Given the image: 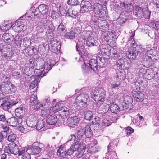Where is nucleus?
Here are the masks:
<instances>
[{
	"instance_id": "33",
	"label": "nucleus",
	"mask_w": 159,
	"mask_h": 159,
	"mask_svg": "<svg viewBox=\"0 0 159 159\" xmlns=\"http://www.w3.org/2000/svg\"><path fill=\"white\" fill-rule=\"evenodd\" d=\"M99 61L98 66L101 67H105L106 66L107 63V59L102 56L100 57H98L97 59Z\"/></svg>"
},
{
	"instance_id": "19",
	"label": "nucleus",
	"mask_w": 159,
	"mask_h": 159,
	"mask_svg": "<svg viewBox=\"0 0 159 159\" xmlns=\"http://www.w3.org/2000/svg\"><path fill=\"white\" fill-rule=\"evenodd\" d=\"M132 95L134 99L137 101L142 102L144 99V94L140 91H137L133 90L132 91Z\"/></svg>"
},
{
	"instance_id": "35",
	"label": "nucleus",
	"mask_w": 159,
	"mask_h": 159,
	"mask_svg": "<svg viewBox=\"0 0 159 159\" xmlns=\"http://www.w3.org/2000/svg\"><path fill=\"white\" fill-rule=\"evenodd\" d=\"M127 20V17L124 13H122L120 15L119 17L117 19V21L120 25L122 24L125 23Z\"/></svg>"
},
{
	"instance_id": "63",
	"label": "nucleus",
	"mask_w": 159,
	"mask_h": 159,
	"mask_svg": "<svg viewBox=\"0 0 159 159\" xmlns=\"http://www.w3.org/2000/svg\"><path fill=\"white\" fill-rule=\"evenodd\" d=\"M32 38L35 42L38 43L41 37L39 34H36L32 36Z\"/></svg>"
},
{
	"instance_id": "58",
	"label": "nucleus",
	"mask_w": 159,
	"mask_h": 159,
	"mask_svg": "<svg viewBox=\"0 0 159 159\" xmlns=\"http://www.w3.org/2000/svg\"><path fill=\"white\" fill-rule=\"evenodd\" d=\"M146 60L144 61L145 64L148 66H151L152 64V59L151 56H147L146 57Z\"/></svg>"
},
{
	"instance_id": "22",
	"label": "nucleus",
	"mask_w": 159,
	"mask_h": 159,
	"mask_svg": "<svg viewBox=\"0 0 159 159\" xmlns=\"http://www.w3.org/2000/svg\"><path fill=\"white\" fill-rule=\"evenodd\" d=\"M61 121V120L60 121L59 119L57 120V116L53 115H48L46 120L47 122L49 125H54L57 122H58V123L59 122L60 124H61V123H62Z\"/></svg>"
},
{
	"instance_id": "57",
	"label": "nucleus",
	"mask_w": 159,
	"mask_h": 159,
	"mask_svg": "<svg viewBox=\"0 0 159 159\" xmlns=\"http://www.w3.org/2000/svg\"><path fill=\"white\" fill-rule=\"evenodd\" d=\"M123 6L128 11H131L133 9V6L131 3L125 4L124 3L123 4Z\"/></svg>"
},
{
	"instance_id": "36",
	"label": "nucleus",
	"mask_w": 159,
	"mask_h": 159,
	"mask_svg": "<svg viewBox=\"0 0 159 159\" xmlns=\"http://www.w3.org/2000/svg\"><path fill=\"white\" fill-rule=\"evenodd\" d=\"M84 134L85 136L88 138L91 137L93 134V133L90 128V125H88L85 127Z\"/></svg>"
},
{
	"instance_id": "11",
	"label": "nucleus",
	"mask_w": 159,
	"mask_h": 159,
	"mask_svg": "<svg viewBox=\"0 0 159 159\" xmlns=\"http://www.w3.org/2000/svg\"><path fill=\"white\" fill-rule=\"evenodd\" d=\"M80 13H84L90 11L92 8L91 3L89 1L82 0L80 4Z\"/></svg>"
},
{
	"instance_id": "28",
	"label": "nucleus",
	"mask_w": 159,
	"mask_h": 159,
	"mask_svg": "<svg viewBox=\"0 0 159 159\" xmlns=\"http://www.w3.org/2000/svg\"><path fill=\"white\" fill-rule=\"evenodd\" d=\"M43 63L42 65L39 67V69L44 70H47V72L50 70L52 67L54 66V65L53 64H51L50 61H47L45 63L44 65Z\"/></svg>"
},
{
	"instance_id": "5",
	"label": "nucleus",
	"mask_w": 159,
	"mask_h": 159,
	"mask_svg": "<svg viewBox=\"0 0 159 159\" xmlns=\"http://www.w3.org/2000/svg\"><path fill=\"white\" fill-rule=\"evenodd\" d=\"M98 61L97 59L92 58L90 60L89 63L86 64L84 62L82 67L83 71L84 72H88L91 70L94 71H96L98 66L97 63Z\"/></svg>"
},
{
	"instance_id": "16",
	"label": "nucleus",
	"mask_w": 159,
	"mask_h": 159,
	"mask_svg": "<svg viewBox=\"0 0 159 159\" xmlns=\"http://www.w3.org/2000/svg\"><path fill=\"white\" fill-rule=\"evenodd\" d=\"M50 49L54 53H56L60 50L61 45L60 42L57 41H53L51 42Z\"/></svg>"
},
{
	"instance_id": "43",
	"label": "nucleus",
	"mask_w": 159,
	"mask_h": 159,
	"mask_svg": "<svg viewBox=\"0 0 159 159\" xmlns=\"http://www.w3.org/2000/svg\"><path fill=\"white\" fill-rule=\"evenodd\" d=\"M65 12L67 15L73 18H75L77 17V13L72 9H69L67 11H65Z\"/></svg>"
},
{
	"instance_id": "31",
	"label": "nucleus",
	"mask_w": 159,
	"mask_h": 159,
	"mask_svg": "<svg viewBox=\"0 0 159 159\" xmlns=\"http://www.w3.org/2000/svg\"><path fill=\"white\" fill-rule=\"evenodd\" d=\"M2 39L5 43H9L13 39V37L11 34L5 33L3 35Z\"/></svg>"
},
{
	"instance_id": "9",
	"label": "nucleus",
	"mask_w": 159,
	"mask_h": 159,
	"mask_svg": "<svg viewBox=\"0 0 159 159\" xmlns=\"http://www.w3.org/2000/svg\"><path fill=\"white\" fill-rule=\"evenodd\" d=\"M18 146L14 143H11L9 144L8 146H6L4 148V151L5 153L8 154H12L16 155L18 149Z\"/></svg>"
},
{
	"instance_id": "55",
	"label": "nucleus",
	"mask_w": 159,
	"mask_h": 159,
	"mask_svg": "<svg viewBox=\"0 0 159 159\" xmlns=\"http://www.w3.org/2000/svg\"><path fill=\"white\" fill-rule=\"evenodd\" d=\"M100 51L103 54H106L109 52L108 47L105 45H102L100 46Z\"/></svg>"
},
{
	"instance_id": "20",
	"label": "nucleus",
	"mask_w": 159,
	"mask_h": 159,
	"mask_svg": "<svg viewBox=\"0 0 159 159\" xmlns=\"http://www.w3.org/2000/svg\"><path fill=\"white\" fill-rule=\"evenodd\" d=\"M117 65L119 69L122 70L128 69L130 66V64L127 62H126L125 59L124 58L121 59L118 61Z\"/></svg>"
},
{
	"instance_id": "52",
	"label": "nucleus",
	"mask_w": 159,
	"mask_h": 159,
	"mask_svg": "<svg viewBox=\"0 0 159 159\" xmlns=\"http://www.w3.org/2000/svg\"><path fill=\"white\" fill-rule=\"evenodd\" d=\"M22 38L19 35H17L15 38L14 43L18 46H20L22 44Z\"/></svg>"
},
{
	"instance_id": "7",
	"label": "nucleus",
	"mask_w": 159,
	"mask_h": 159,
	"mask_svg": "<svg viewBox=\"0 0 159 159\" xmlns=\"http://www.w3.org/2000/svg\"><path fill=\"white\" fill-rule=\"evenodd\" d=\"M109 112L105 113L102 115L103 120L102 121V125L103 126H108L111 125L112 122H116L117 118L115 116L114 117L112 116L109 115Z\"/></svg>"
},
{
	"instance_id": "37",
	"label": "nucleus",
	"mask_w": 159,
	"mask_h": 159,
	"mask_svg": "<svg viewBox=\"0 0 159 159\" xmlns=\"http://www.w3.org/2000/svg\"><path fill=\"white\" fill-rule=\"evenodd\" d=\"M44 107L45 108L50 109L52 106V102L50 101V99L49 97H47L43 102Z\"/></svg>"
},
{
	"instance_id": "23",
	"label": "nucleus",
	"mask_w": 159,
	"mask_h": 159,
	"mask_svg": "<svg viewBox=\"0 0 159 159\" xmlns=\"http://www.w3.org/2000/svg\"><path fill=\"white\" fill-rule=\"evenodd\" d=\"M35 71L33 69L30 70L29 67H26L23 72V76L25 78H31L33 76Z\"/></svg>"
},
{
	"instance_id": "60",
	"label": "nucleus",
	"mask_w": 159,
	"mask_h": 159,
	"mask_svg": "<svg viewBox=\"0 0 159 159\" xmlns=\"http://www.w3.org/2000/svg\"><path fill=\"white\" fill-rule=\"evenodd\" d=\"M67 3L71 6H76L80 4V2L78 0H68Z\"/></svg>"
},
{
	"instance_id": "15",
	"label": "nucleus",
	"mask_w": 159,
	"mask_h": 159,
	"mask_svg": "<svg viewBox=\"0 0 159 159\" xmlns=\"http://www.w3.org/2000/svg\"><path fill=\"white\" fill-rule=\"evenodd\" d=\"M37 143H34L32 144L31 148L29 149L30 152L33 155H37L39 154L41 152V147H43V144H40L39 146H37Z\"/></svg>"
},
{
	"instance_id": "2",
	"label": "nucleus",
	"mask_w": 159,
	"mask_h": 159,
	"mask_svg": "<svg viewBox=\"0 0 159 159\" xmlns=\"http://www.w3.org/2000/svg\"><path fill=\"white\" fill-rule=\"evenodd\" d=\"M52 110L54 112L61 111L60 115L61 118L62 119L66 118L70 113V107H66L62 101L57 103L55 106L53 107Z\"/></svg>"
},
{
	"instance_id": "51",
	"label": "nucleus",
	"mask_w": 159,
	"mask_h": 159,
	"mask_svg": "<svg viewBox=\"0 0 159 159\" xmlns=\"http://www.w3.org/2000/svg\"><path fill=\"white\" fill-rule=\"evenodd\" d=\"M18 149L19 150H18L17 152L16 153V155H17L18 156L22 155L27 151V150H26V148L25 147H22L20 145H19L18 147Z\"/></svg>"
},
{
	"instance_id": "45",
	"label": "nucleus",
	"mask_w": 159,
	"mask_h": 159,
	"mask_svg": "<svg viewBox=\"0 0 159 159\" xmlns=\"http://www.w3.org/2000/svg\"><path fill=\"white\" fill-rule=\"evenodd\" d=\"M123 98V103L126 105H129L132 102V99L130 96L127 95Z\"/></svg>"
},
{
	"instance_id": "62",
	"label": "nucleus",
	"mask_w": 159,
	"mask_h": 159,
	"mask_svg": "<svg viewBox=\"0 0 159 159\" xmlns=\"http://www.w3.org/2000/svg\"><path fill=\"white\" fill-rule=\"evenodd\" d=\"M97 152L98 151L95 146L91 147L88 149L87 150V152L91 154L95 153Z\"/></svg>"
},
{
	"instance_id": "3",
	"label": "nucleus",
	"mask_w": 159,
	"mask_h": 159,
	"mask_svg": "<svg viewBox=\"0 0 159 159\" xmlns=\"http://www.w3.org/2000/svg\"><path fill=\"white\" fill-rule=\"evenodd\" d=\"M105 91L104 89L99 87L96 88L90 93L91 97L96 102L98 103H102L105 97Z\"/></svg>"
},
{
	"instance_id": "42",
	"label": "nucleus",
	"mask_w": 159,
	"mask_h": 159,
	"mask_svg": "<svg viewBox=\"0 0 159 159\" xmlns=\"http://www.w3.org/2000/svg\"><path fill=\"white\" fill-rule=\"evenodd\" d=\"M136 50L138 52V54H139V53L143 52L145 51H146L147 50V54H152L150 53L152 51V50L151 49H150L149 50L145 49V48H143L142 46L141 45H139L137 47V48L136 49Z\"/></svg>"
},
{
	"instance_id": "64",
	"label": "nucleus",
	"mask_w": 159,
	"mask_h": 159,
	"mask_svg": "<svg viewBox=\"0 0 159 159\" xmlns=\"http://www.w3.org/2000/svg\"><path fill=\"white\" fill-rule=\"evenodd\" d=\"M134 129L130 127H126L125 130V132L126 135H129L131 133L134 132Z\"/></svg>"
},
{
	"instance_id": "18",
	"label": "nucleus",
	"mask_w": 159,
	"mask_h": 159,
	"mask_svg": "<svg viewBox=\"0 0 159 159\" xmlns=\"http://www.w3.org/2000/svg\"><path fill=\"white\" fill-rule=\"evenodd\" d=\"M2 101H3V100ZM16 103V102H12L11 100L7 99L4 98L2 107L4 110L7 111L12 106L14 105Z\"/></svg>"
},
{
	"instance_id": "44",
	"label": "nucleus",
	"mask_w": 159,
	"mask_h": 159,
	"mask_svg": "<svg viewBox=\"0 0 159 159\" xmlns=\"http://www.w3.org/2000/svg\"><path fill=\"white\" fill-rule=\"evenodd\" d=\"M34 78L35 80L31 83L29 87L30 90L33 89L37 85L40 81V78H36L34 77Z\"/></svg>"
},
{
	"instance_id": "32",
	"label": "nucleus",
	"mask_w": 159,
	"mask_h": 159,
	"mask_svg": "<svg viewBox=\"0 0 159 159\" xmlns=\"http://www.w3.org/2000/svg\"><path fill=\"white\" fill-rule=\"evenodd\" d=\"M37 51L36 48L33 46H30L24 50V52L30 56L33 55V53H35Z\"/></svg>"
},
{
	"instance_id": "21",
	"label": "nucleus",
	"mask_w": 159,
	"mask_h": 159,
	"mask_svg": "<svg viewBox=\"0 0 159 159\" xmlns=\"http://www.w3.org/2000/svg\"><path fill=\"white\" fill-rule=\"evenodd\" d=\"M98 44V40L97 38L90 36L87 38L86 45L89 47L96 46Z\"/></svg>"
},
{
	"instance_id": "6",
	"label": "nucleus",
	"mask_w": 159,
	"mask_h": 159,
	"mask_svg": "<svg viewBox=\"0 0 159 159\" xmlns=\"http://www.w3.org/2000/svg\"><path fill=\"white\" fill-rule=\"evenodd\" d=\"M50 11L47 5L42 4L39 5L34 11V14L37 17H40L44 15H46V19L50 15Z\"/></svg>"
},
{
	"instance_id": "56",
	"label": "nucleus",
	"mask_w": 159,
	"mask_h": 159,
	"mask_svg": "<svg viewBox=\"0 0 159 159\" xmlns=\"http://www.w3.org/2000/svg\"><path fill=\"white\" fill-rule=\"evenodd\" d=\"M50 109L45 108L43 107V108L41 109V113L43 117L48 116V115H50L49 113H50Z\"/></svg>"
},
{
	"instance_id": "54",
	"label": "nucleus",
	"mask_w": 159,
	"mask_h": 159,
	"mask_svg": "<svg viewBox=\"0 0 159 159\" xmlns=\"http://www.w3.org/2000/svg\"><path fill=\"white\" fill-rule=\"evenodd\" d=\"M116 146V144H114V142L112 141L110 142L107 146L108 152L114 150Z\"/></svg>"
},
{
	"instance_id": "59",
	"label": "nucleus",
	"mask_w": 159,
	"mask_h": 159,
	"mask_svg": "<svg viewBox=\"0 0 159 159\" xmlns=\"http://www.w3.org/2000/svg\"><path fill=\"white\" fill-rule=\"evenodd\" d=\"M33 59H34V61H33V66L35 67L36 66H38L39 65H40L39 62H42L43 61L41 58H33Z\"/></svg>"
},
{
	"instance_id": "61",
	"label": "nucleus",
	"mask_w": 159,
	"mask_h": 159,
	"mask_svg": "<svg viewBox=\"0 0 159 159\" xmlns=\"http://www.w3.org/2000/svg\"><path fill=\"white\" fill-rule=\"evenodd\" d=\"M16 134L12 133L10 134L8 136V140L9 142H11L13 143L16 140Z\"/></svg>"
},
{
	"instance_id": "39",
	"label": "nucleus",
	"mask_w": 159,
	"mask_h": 159,
	"mask_svg": "<svg viewBox=\"0 0 159 159\" xmlns=\"http://www.w3.org/2000/svg\"><path fill=\"white\" fill-rule=\"evenodd\" d=\"M110 108L111 112L116 114L119 112L120 109L118 105L114 103L111 104Z\"/></svg>"
},
{
	"instance_id": "12",
	"label": "nucleus",
	"mask_w": 159,
	"mask_h": 159,
	"mask_svg": "<svg viewBox=\"0 0 159 159\" xmlns=\"http://www.w3.org/2000/svg\"><path fill=\"white\" fill-rule=\"evenodd\" d=\"M98 26L100 30L102 32L108 30L109 24L105 19L102 16L99 18Z\"/></svg>"
},
{
	"instance_id": "47",
	"label": "nucleus",
	"mask_w": 159,
	"mask_h": 159,
	"mask_svg": "<svg viewBox=\"0 0 159 159\" xmlns=\"http://www.w3.org/2000/svg\"><path fill=\"white\" fill-rule=\"evenodd\" d=\"M31 39L30 38L25 37L23 39V45L26 48L30 47L31 45Z\"/></svg>"
},
{
	"instance_id": "30",
	"label": "nucleus",
	"mask_w": 159,
	"mask_h": 159,
	"mask_svg": "<svg viewBox=\"0 0 159 159\" xmlns=\"http://www.w3.org/2000/svg\"><path fill=\"white\" fill-rule=\"evenodd\" d=\"M135 15L139 18H142L144 16L143 9L141 7L137 6L135 7Z\"/></svg>"
},
{
	"instance_id": "48",
	"label": "nucleus",
	"mask_w": 159,
	"mask_h": 159,
	"mask_svg": "<svg viewBox=\"0 0 159 159\" xmlns=\"http://www.w3.org/2000/svg\"><path fill=\"white\" fill-rule=\"evenodd\" d=\"M100 15L99 14L96 15L94 13H92L91 16V21L93 23H97L98 22L99 20V18L100 17L99 16Z\"/></svg>"
},
{
	"instance_id": "34",
	"label": "nucleus",
	"mask_w": 159,
	"mask_h": 159,
	"mask_svg": "<svg viewBox=\"0 0 159 159\" xmlns=\"http://www.w3.org/2000/svg\"><path fill=\"white\" fill-rule=\"evenodd\" d=\"M13 25L11 21H9L5 23L4 25L1 26V30L3 31H5L9 30L11 28L13 27Z\"/></svg>"
},
{
	"instance_id": "53",
	"label": "nucleus",
	"mask_w": 159,
	"mask_h": 159,
	"mask_svg": "<svg viewBox=\"0 0 159 159\" xmlns=\"http://www.w3.org/2000/svg\"><path fill=\"white\" fill-rule=\"evenodd\" d=\"M44 122L43 120H39L37 122L36 126L37 130H40L44 126Z\"/></svg>"
},
{
	"instance_id": "24",
	"label": "nucleus",
	"mask_w": 159,
	"mask_h": 159,
	"mask_svg": "<svg viewBox=\"0 0 159 159\" xmlns=\"http://www.w3.org/2000/svg\"><path fill=\"white\" fill-rule=\"evenodd\" d=\"M57 154L60 157V159H68L66 156V148L64 147H60L58 149L57 152Z\"/></svg>"
},
{
	"instance_id": "26",
	"label": "nucleus",
	"mask_w": 159,
	"mask_h": 159,
	"mask_svg": "<svg viewBox=\"0 0 159 159\" xmlns=\"http://www.w3.org/2000/svg\"><path fill=\"white\" fill-rule=\"evenodd\" d=\"M13 25L12 28L16 32H19L23 30L24 25L23 24V22L20 21L16 22Z\"/></svg>"
},
{
	"instance_id": "8",
	"label": "nucleus",
	"mask_w": 159,
	"mask_h": 159,
	"mask_svg": "<svg viewBox=\"0 0 159 159\" xmlns=\"http://www.w3.org/2000/svg\"><path fill=\"white\" fill-rule=\"evenodd\" d=\"M2 53V57L4 59L10 60L14 54L13 51L7 45H3L2 48L0 49Z\"/></svg>"
},
{
	"instance_id": "14",
	"label": "nucleus",
	"mask_w": 159,
	"mask_h": 159,
	"mask_svg": "<svg viewBox=\"0 0 159 159\" xmlns=\"http://www.w3.org/2000/svg\"><path fill=\"white\" fill-rule=\"evenodd\" d=\"M102 36L104 40L109 44L113 40L112 39L116 37L114 32L111 31H103L102 32Z\"/></svg>"
},
{
	"instance_id": "50",
	"label": "nucleus",
	"mask_w": 159,
	"mask_h": 159,
	"mask_svg": "<svg viewBox=\"0 0 159 159\" xmlns=\"http://www.w3.org/2000/svg\"><path fill=\"white\" fill-rule=\"evenodd\" d=\"M85 136L84 129H80L78 130L77 132V137L78 139H82Z\"/></svg>"
},
{
	"instance_id": "29",
	"label": "nucleus",
	"mask_w": 159,
	"mask_h": 159,
	"mask_svg": "<svg viewBox=\"0 0 159 159\" xmlns=\"http://www.w3.org/2000/svg\"><path fill=\"white\" fill-rule=\"evenodd\" d=\"M31 95L30 98V104L31 106H33L34 104L38 102V100L36 95V92L34 91H31Z\"/></svg>"
},
{
	"instance_id": "38",
	"label": "nucleus",
	"mask_w": 159,
	"mask_h": 159,
	"mask_svg": "<svg viewBox=\"0 0 159 159\" xmlns=\"http://www.w3.org/2000/svg\"><path fill=\"white\" fill-rule=\"evenodd\" d=\"M44 26L50 32H52L55 29V27L52 24V22L49 20H46V23L44 24Z\"/></svg>"
},
{
	"instance_id": "10",
	"label": "nucleus",
	"mask_w": 159,
	"mask_h": 159,
	"mask_svg": "<svg viewBox=\"0 0 159 159\" xmlns=\"http://www.w3.org/2000/svg\"><path fill=\"white\" fill-rule=\"evenodd\" d=\"M93 12L96 15L99 14L100 16H103L106 14L107 9L106 8H102V6L99 3H95L93 6Z\"/></svg>"
},
{
	"instance_id": "41",
	"label": "nucleus",
	"mask_w": 159,
	"mask_h": 159,
	"mask_svg": "<svg viewBox=\"0 0 159 159\" xmlns=\"http://www.w3.org/2000/svg\"><path fill=\"white\" fill-rule=\"evenodd\" d=\"M93 114L90 111H86L84 112V116L85 119L90 120L93 117Z\"/></svg>"
},
{
	"instance_id": "40",
	"label": "nucleus",
	"mask_w": 159,
	"mask_h": 159,
	"mask_svg": "<svg viewBox=\"0 0 159 159\" xmlns=\"http://www.w3.org/2000/svg\"><path fill=\"white\" fill-rule=\"evenodd\" d=\"M77 150V149H75L74 146H71L70 148L67 150L66 152V157H67L68 159H71V155L73 152Z\"/></svg>"
},
{
	"instance_id": "1",
	"label": "nucleus",
	"mask_w": 159,
	"mask_h": 159,
	"mask_svg": "<svg viewBox=\"0 0 159 159\" xmlns=\"http://www.w3.org/2000/svg\"><path fill=\"white\" fill-rule=\"evenodd\" d=\"M16 86L10 81H3L0 83V90L6 94H11L17 90Z\"/></svg>"
},
{
	"instance_id": "49",
	"label": "nucleus",
	"mask_w": 159,
	"mask_h": 159,
	"mask_svg": "<svg viewBox=\"0 0 159 159\" xmlns=\"http://www.w3.org/2000/svg\"><path fill=\"white\" fill-rule=\"evenodd\" d=\"M75 36V32L73 31H70L66 33L65 36L66 39H74Z\"/></svg>"
},
{
	"instance_id": "46",
	"label": "nucleus",
	"mask_w": 159,
	"mask_h": 159,
	"mask_svg": "<svg viewBox=\"0 0 159 159\" xmlns=\"http://www.w3.org/2000/svg\"><path fill=\"white\" fill-rule=\"evenodd\" d=\"M83 144V143L82 140L78 138L76 142L72 145L74 146L75 149H77L78 150Z\"/></svg>"
},
{
	"instance_id": "13",
	"label": "nucleus",
	"mask_w": 159,
	"mask_h": 159,
	"mask_svg": "<svg viewBox=\"0 0 159 159\" xmlns=\"http://www.w3.org/2000/svg\"><path fill=\"white\" fill-rule=\"evenodd\" d=\"M76 49L77 52L81 54V55H84L85 53L86 50L84 46V43L82 41L81 39H78L76 41Z\"/></svg>"
},
{
	"instance_id": "17",
	"label": "nucleus",
	"mask_w": 159,
	"mask_h": 159,
	"mask_svg": "<svg viewBox=\"0 0 159 159\" xmlns=\"http://www.w3.org/2000/svg\"><path fill=\"white\" fill-rule=\"evenodd\" d=\"M125 52L127 57L130 59H135L138 54V52L134 48L130 49L129 48H126Z\"/></svg>"
},
{
	"instance_id": "25",
	"label": "nucleus",
	"mask_w": 159,
	"mask_h": 159,
	"mask_svg": "<svg viewBox=\"0 0 159 159\" xmlns=\"http://www.w3.org/2000/svg\"><path fill=\"white\" fill-rule=\"evenodd\" d=\"M7 124L12 127H16L19 124V120L15 117H11L9 118L6 121Z\"/></svg>"
},
{
	"instance_id": "4",
	"label": "nucleus",
	"mask_w": 159,
	"mask_h": 159,
	"mask_svg": "<svg viewBox=\"0 0 159 159\" xmlns=\"http://www.w3.org/2000/svg\"><path fill=\"white\" fill-rule=\"evenodd\" d=\"M89 100L88 95L85 93H83L77 96L74 106L76 104L79 107H85L88 104Z\"/></svg>"
},
{
	"instance_id": "27",
	"label": "nucleus",
	"mask_w": 159,
	"mask_h": 159,
	"mask_svg": "<svg viewBox=\"0 0 159 159\" xmlns=\"http://www.w3.org/2000/svg\"><path fill=\"white\" fill-rule=\"evenodd\" d=\"M26 110V108L23 107L17 108L15 110V114L17 117H21L25 115Z\"/></svg>"
}]
</instances>
